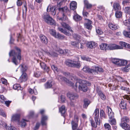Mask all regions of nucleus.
Returning a JSON list of instances; mask_svg holds the SVG:
<instances>
[{
    "instance_id": "nucleus-1",
    "label": "nucleus",
    "mask_w": 130,
    "mask_h": 130,
    "mask_svg": "<svg viewBox=\"0 0 130 130\" xmlns=\"http://www.w3.org/2000/svg\"><path fill=\"white\" fill-rule=\"evenodd\" d=\"M64 75L68 77L69 78V79L72 81L71 86L74 88L76 90L78 85V88L79 91L83 92H86L87 90V87L86 82L84 81L77 82V78L75 75L73 74H70L68 72H64Z\"/></svg>"
},
{
    "instance_id": "nucleus-2",
    "label": "nucleus",
    "mask_w": 130,
    "mask_h": 130,
    "mask_svg": "<svg viewBox=\"0 0 130 130\" xmlns=\"http://www.w3.org/2000/svg\"><path fill=\"white\" fill-rule=\"evenodd\" d=\"M15 50H12L9 53L10 56H13L12 62L15 65H18L21 59V50L18 47L15 48Z\"/></svg>"
},
{
    "instance_id": "nucleus-3",
    "label": "nucleus",
    "mask_w": 130,
    "mask_h": 130,
    "mask_svg": "<svg viewBox=\"0 0 130 130\" xmlns=\"http://www.w3.org/2000/svg\"><path fill=\"white\" fill-rule=\"evenodd\" d=\"M20 115L19 114L13 115L11 117V121L17 122L22 127H24L26 125V122L29 121L28 120L23 119L20 122H19Z\"/></svg>"
},
{
    "instance_id": "nucleus-4",
    "label": "nucleus",
    "mask_w": 130,
    "mask_h": 130,
    "mask_svg": "<svg viewBox=\"0 0 130 130\" xmlns=\"http://www.w3.org/2000/svg\"><path fill=\"white\" fill-rule=\"evenodd\" d=\"M42 18L43 21L48 24L55 25L56 24L55 21L47 13H43Z\"/></svg>"
},
{
    "instance_id": "nucleus-5",
    "label": "nucleus",
    "mask_w": 130,
    "mask_h": 130,
    "mask_svg": "<svg viewBox=\"0 0 130 130\" xmlns=\"http://www.w3.org/2000/svg\"><path fill=\"white\" fill-rule=\"evenodd\" d=\"M65 63L69 67L74 68H79L81 66L79 61H76L74 60H67L65 61Z\"/></svg>"
},
{
    "instance_id": "nucleus-6",
    "label": "nucleus",
    "mask_w": 130,
    "mask_h": 130,
    "mask_svg": "<svg viewBox=\"0 0 130 130\" xmlns=\"http://www.w3.org/2000/svg\"><path fill=\"white\" fill-rule=\"evenodd\" d=\"M112 61L113 63L119 67L125 66L127 63V61L126 60L116 58L112 59Z\"/></svg>"
},
{
    "instance_id": "nucleus-7",
    "label": "nucleus",
    "mask_w": 130,
    "mask_h": 130,
    "mask_svg": "<svg viewBox=\"0 0 130 130\" xmlns=\"http://www.w3.org/2000/svg\"><path fill=\"white\" fill-rule=\"evenodd\" d=\"M95 120L96 124L99 125L100 124V121L98 119L99 118V110L98 108H96L94 111L93 115Z\"/></svg>"
},
{
    "instance_id": "nucleus-8",
    "label": "nucleus",
    "mask_w": 130,
    "mask_h": 130,
    "mask_svg": "<svg viewBox=\"0 0 130 130\" xmlns=\"http://www.w3.org/2000/svg\"><path fill=\"white\" fill-rule=\"evenodd\" d=\"M57 78L58 80L60 81H64L67 83V84L69 86H71L72 81H70L68 79L66 78L63 77L61 75H58L57 76Z\"/></svg>"
},
{
    "instance_id": "nucleus-9",
    "label": "nucleus",
    "mask_w": 130,
    "mask_h": 130,
    "mask_svg": "<svg viewBox=\"0 0 130 130\" xmlns=\"http://www.w3.org/2000/svg\"><path fill=\"white\" fill-rule=\"evenodd\" d=\"M108 50H113L116 49H122L123 48L122 46L116 44H108Z\"/></svg>"
},
{
    "instance_id": "nucleus-10",
    "label": "nucleus",
    "mask_w": 130,
    "mask_h": 130,
    "mask_svg": "<svg viewBox=\"0 0 130 130\" xmlns=\"http://www.w3.org/2000/svg\"><path fill=\"white\" fill-rule=\"evenodd\" d=\"M70 44L72 46L76 48L82 49L83 48V46L77 42L71 41L70 42Z\"/></svg>"
},
{
    "instance_id": "nucleus-11",
    "label": "nucleus",
    "mask_w": 130,
    "mask_h": 130,
    "mask_svg": "<svg viewBox=\"0 0 130 130\" xmlns=\"http://www.w3.org/2000/svg\"><path fill=\"white\" fill-rule=\"evenodd\" d=\"M86 46L89 48H95L97 45V44L94 41H90L87 42Z\"/></svg>"
},
{
    "instance_id": "nucleus-12",
    "label": "nucleus",
    "mask_w": 130,
    "mask_h": 130,
    "mask_svg": "<svg viewBox=\"0 0 130 130\" xmlns=\"http://www.w3.org/2000/svg\"><path fill=\"white\" fill-rule=\"evenodd\" d=\"M39 38L41 42L45 44H47L48 43V39L44 35L41 34L39 35Z\"/></svg>"
},
{
    "instance_id": "nucleus-13",
    "label": "nucleus",
    "mask_w": 130,
    "mask_h": 130,
    "mask_svg": "<svg viewBox=\"0 0 130 130\" xmlns=\"http://www.w3.org/2000/svg\"><path fill=\"white\" fill-rule=\"evenodd\" d=\"M87 20V21L84 24L85 27L88 29L91 30L92 27V22L89 20L88 19Z\"/></svg>"
},
{
    "instance_id": "nucleus-14",
    "label": "nucleus",
    "mask_w": 130,
    "mask_h": 130,
    "mask_svg": "<svg viewBox=\"0 0 130 130\" xmlns=\"http://www.w3.org/2000/svg\"><path fill=\"white\" fill-rule=\"evenodd\" d=\"M108 26L110 29L113 30L118 29L119 28V26L118 25L111 22L109 23Z\"/></svg>"
},
{
    "instance_id": "nucleus-15",
    "label": "nucleus",
    "mask_w": 130,
    "mask_h": 130,
    "mask_svg": "<svg viewBox=\"0 0 130 130\" xmlns=\"http://www.w3.org/2000/svg\"><path fill=\"white\" fill-rule=\"evenodd\" d=\"M27 77L26 74L25 73H23L21 75L19 80L20 82L22 83L25 82L27 80Z\"/></svg>"
},
{
    "instance_id": "nucleus-16",
    "label": "nucleus",
    "mask_w": 130,
    "mask_h": 130,
    "mask_svg": "<svg viewBox=\"0 0 130 130\" xmlns=\"http://www.w3.org/2000/svg\"><path fill=\"white\" fill-rule=\"evenodd\" d=\"M43 52L45 54L50 57H57L58 55L57 53L54 52H50L47 50H45Z\"/></svg>"
},
{
    "instance_id": "nucleus-17",
    "label": "nucleus",
    "mask_w": 130,
    "mask_h": 130,
    "mask_svg": "<svg viewBox=\"0 0 130 130\" xmlns=\"http://www.w3.org/2000/svg\"><path fill=\"white\" fill-rule=\"evenodd\" d=\"M67 96L70 98L71 101L75 99L76 98H77L78 97V95L77 94H74L70 93H68L67 94Z\"/></svg>"
},
{
    "instance_id": "nucleus-18",
    "label": "nucleus",
    "mask_w": 130,
    "mask_h": 130,
    "mask_svg": "<svg viewBox=\"0 0 130 130\" xmlns=\"http://www.w3.org/2000/svg\"><path fill=\"white\" fill-rule=\"evenodd\" d=\"M83 70L85 72L90 73L92 74L95 72L94 70L89 69L87 66H84L83 69Z\"/></svg>"
},
{
    "instance_id": "nucleus-19",
    "label": "nucleus",
    "mask_w": 130,
    "mask_h": 130,
    "mask_svg": "<svg viewBox=\"0 0 130 130\" xmlns=\"http://www.w3.org/2000/svg\"><path fill=\"white\" fill-rule=\"evenodd\" d=\"M40 64L42 69H43L47 73L48 72L49 70V67H47L44 63L41 62L40 63Z\"/></svg>"
},
{
    "instance_id": "nucleus-20",
    "label": "nucleus",
    "mask_w": 130,
    "mask_h": 130,
    "mask_svg": "<svg viewBox=\"0 0 130 130\" xmlns=\"http://www.w3.org/2000/svg\"><path fill=\"white\" fill-rule=\"evenodd\" d=\"M114 10L116 11H118L120 10L121 6L120 4L118 3L115 2L113 5Z\"/></svg>"
},
{
    "instance_id": "nucleus-21",
    "label": "nucleus",
    "mask_w": 130,
    "mask_h": 130,
    "mask_svg": "<svg viewBox=\"0 0 130 130\" xmlns=\"http://www.w3.org/2000/svg\"><path fill=\"white\" fill-rule=\"evenodd\" d=\"M107 109H108V115L109 118V119H111L112 118H114V113L112 111V110L111 108L107 107Z\"/></svg>"
},
{
    "instance_id": "nucleus-22",
    "label": "nucleus",
    "mask_w": 130,
    "mask_h": 130,
    "mask_svg": "<svg viewBox=\"0 0 130 130\" xmlns=\"http://www.w3.org/2000/svg\"><path fill=\"white\" fill-rule=\"evenodd\" d=\"M70 9L74 10L77 8V3L75 1H72L70 4Z\"/></svg>"
},
{
    "instance_id": "nucleus-23",
    "label": "nucleus",
    "mask_w": 130,
    "mask_h": 130,
    "mask_svg": "<svg viewBox=\"0 0 130 130\" xmlns=\"http://www.w3.org/2000/svg\"><path fill=\"white\" fill-rule=\"evenodd\" d=\"M108 44L106 43H102L100 45V48L103 50H108Z\"/></svg>"
},
{
    "instance_id": "nucleus-24",
    "label": "nucleus",
    "mask_w": 130,
    "mask_h": 130,
    "mask_svg": "<svg viewBox=\"0 0 130 130\" xmlns=\"http://www.w3.org/2000/svg\"><path fill=\"white\" fill-rule=\"evenodd\" d=\"M58 28L59 31L61 32L66 35L69 36L71 35V34L69 32H68L67 30L64 29L60 27H58Z\"/></svg>"
},
{
    "instance_id": "nucleus-25",
    "label": "nucleus",
    "mask_w": 130,
    "mask_h": 130,
    "mask_svg": "<svg viewBox=\"0 0 130 130\" xmlns=\"http://www.w3.org/2000/svg\"><path fill=\"white\" fill-rule=\"evenodd\" d=\"M120 125L123 129L126 130L129 127V125L126 123H121Z\"/></svg>"
},
{
    "instance_id": "nucleus-26",
    "label": "nucleus",
    "mask_w": 130,
    "mask_h": 130,
    "mask_svg": "<svg viewBox=\"0 0 130 130\" xmlns=\"http://www.w3.org/2000/svg\"><path fill=\"white\" fill-rule=\"evenodd\" d=\"M47 119V117L44 115H42L41 120V123L42 125H45L46 124V121Z\"/></svg>"
},
{
    "instance_id": "nucleus-27",
    "label": "nucleus",
    "mask_w": 130,
    "mask_h": 130,
    "mask_svg": "<svg viewBox=\"0 0 130 130\" xmlns=\"http://www.w3.org/2000/svg\"><path fill=\"white\" fill-rule=\"evenodd\" d=\"M97 92L98 95L102 99L105 100L106 99V97L103 93L100 90L97 89Z\"/></svg>"
},
{
    "instance_id": "nucleus-28",
    "label": "nucleus",
    "mask_w": 130,
    "mask_h": 130,
    "mask_svg": "<svg viewBox=\"0 0 130 130\" xmlns=\"http://www.w3.org/2000/svg\"><path fill=\"white\" fill-rule=\"evenodd\" d=\"M19 67L21 68V71L23 73H25L27 69V67L24 64L21 65L19 66Z\"/></svg>"
},
{
    "instance_id": "nucleus-29",
    "label": "nucleus",
    "mask_w": 130,
    "mask_h": 130,
    "mask_svg": "<svg viewBox=\"0 0 130 130\" xmlns=\"http://www.w3.org/2000/svg\"><path fill=\"white\" fill-rule=\"evenodd\" d=\"M129 121V118L126 116H124L122 117L121 119V123H128Z\"/></svg>"
},
{
    "instance_id": "nucleus-30",
    "label": "nucleus",
    "mask_w": 130,
    "mask_h": 130,
    "mask_svg": "<svg viewBox=\"0 0 130 130\" xmlns=\"http://www.w3.org/2000/svg\"><path fill=\"white\" fill-rule=\"evenodd\" d=\"M84 2L85 6L87 9H89L92 7V4L89 3L87 1L85 0L84 1Z\"/></svg>"
},
{
    "instance_id": "nucleus-31",
    "label": "nucleus",
    "mask_w": 130,
    "mask_h": 130,
    "mask_svg": "<svg viewBox=\"0 0 130 130\" xmlns=\"http://www.w3.org/2000/svg\"><path fill=\"white\" fill-rule=\"evenodd\" d=\"M126 102L122 101L120 104V106L121 109H126Z\"/></svg>"
},
{
    "instance_id": "nucleus-32",
    "label": "nucleus",
    "mask_w": 130,
    "mask_h": 130,
    "mask_svg": "<svg viewBox=\"0 0 130 130\" xmlns=\"http://www.w3.org/2000/svg\"><path fill=\"white\" fill-rule=\"evenodd\" d=\"M58 9L59 11H61L64 13L67 12L68 11V9L67 6H64L63 7L61 8H59Z\"/></svg>"
},
{
    "instance_id": "nucleus-33",
    "label": "nucleus",
    "mask_w": 130,
    "mask_h": 130,
    "mask_svg": "<svg viewBox=\"0 0 130 130\" xmlns=\"http://www.w3.org/2000/svg\"><path fill=\"white\" fill-rule=\"evenodd\" d=\"M13 88L15 90H22L23 88H22L19 84H16L14 85L13 86Z\"/></svg>"
},
{
    "instance_id": "nucleus-34",
    "label": "nucleus",
    "mask_w": 130,
    "mask_h": 130,
    "mask_svg": "<svg viewBox=\"0 0 130 130\" xmlns=\"http://www.w3.org/2000/svg\"><path fill=\"white\" fill-rule=\"evenodd\" d=\"M84 107L87 108L88 105L90 103V102L89 100L86 99L84 100Z\"/></svg>"
},
{
    "instance_id": "nucleus-35",
    "label": "nucleus",
    "mask_w": 130,
    "mask_h": 130,
    "mask_svg": "<svg viewBox=\"0 0 130 130\" xmlns=\"http://www.w3.org/2000/svg\"><path fill=\"white\" fill-rule=\"evenodd\" d=\"M59 111L62 115H63L66 112L65 107L64 105H62L59 108Z\"/></svg>"
},
{
    "instance_id": "nucleus-36",
    "label": "nucleus",
    "mask_w": 130,
    "mask_h": 130,
    "mask_svg": "<svg viewBox=\"0 0 130 130\" xmlns=\"http://www.w3.org/2000/svg\"><path fill=\"white\" fill-rule=\"evenodd\" d=\"M73 18L76 21H80L82 19L81 17L77 14L73 16Z\"/></svg>"
},
{
    "instance_id": "nucleus-37",
    "label": "nucleus",
    "mask_w": 130,
    "mask_h": 130,
    "mask_svg": "<svg viewBox=\"0 0 130 130\" xmlns=\"http://www.w3.org/2000/svg\"><path fill=\"white\" fill-rule=\"evenodd\" d=\"M71 123L72 129L73 130H75L77 127L78 123H74L73 121L71 122Z\"/></svg>"
},
{
    "instance_id": "nucleus-38",
    "label": "nucleus",
    "mask_w": 130,
    "mask_h": 130,
    "mask_svg": "<svg viewBox=\"0 0 130 130\" xmlns=\"http://www.w3.org/2000/svg\"><path fill=\"white\" fill-rule=\"evenodd\" d=\"M79 121V118L78 116L76 115H75L74 116V118L72 120L71 122L73 121L74 123H78Z\"/></svg>"
},
{
    "instance_id": "nucleus-39",
    "label": "nucleus",
    "mask_w": 130,
    "mask_h": 130,
    "mask_svg": "<svg viewBox=\"0 0 130 130\" xmlns=\"http://www.w3.org/2000/svg\"><path fill=\"white\" fill-rule=\"evenodd\" d=\"M109 122L111 125H115L116 124V120L114 118L110 119Z\"/></svg>"
},
{
    "instance_id": "nucleus-40",
    "label": "nucleus",
    "mask_w": 130,
    "mask_h": 130,
    "mask_svg": "<svg viewBox=\"0 0 130 130\" xmlns=\"http://www.w3.org/2000/svg\"><path fill=\"white\" fill-rule=\"evenodd\" d=\"M123 34L125 37L130 38V32L124 30L123 31Z\"/></svg>"
},
{
    "instance_id": "nucleus-41",
    "label": "nucleus",
    "mask_w": 130,
    "mask_h": 130,
    "mask_svg": "<svg viewBox=\"0 0 130 130\" xmlns=\"http://www.w3.org/2000/svg\"><path fill=\"white\" fill-rule=\"evenodd\" d=\"M115 14L117 18H120L122 15V12L120 11H116Z\"/></svg>"
},
{
    "instance_id": "nucleus-42",
    "label": "nucleus",
    "mask_w": 130,
    "mask_h": 130,
    "mask_svg": "<svg viewBox=\"0 0 130 130\" xmlns=\"http://www.w3.org/2000/svg\"><path fill=\"white\" fill-rule=\"evenodd\" d=\"M94 70L95 71V72H94L93 73V74H95L96 73H97V72H96L97 71L100 72H103V69L101 68L98 67H95V70Z\"/></svg>"
},
{
    "instance_id": "nucleus-43",
    "label": "nucleus",
    "mask_w": 130,
    "mask_h": 130,
    "mask_svg": "<svg viewBox=\"0 0 130 130\" xmlns=\"http://www.w3.org/2000/svg\"><path fill=\"white\" fill-rule=\"evenodd\" d=\"M51 82H48L44 85L45 88H51L52 86Z\"/></svg>"
},
{
    "instance_id": "nucleus-44",
    "label": "nucleus",
    "mask_w": 130,
    "mask_h": 130,
    "mask_svg": "<svg viewBox=\"0 0 130 130\" xmlns=\"http://www.w3.org/2000/svg\"><path fill=\"white\" fill-rule=\"evenodd\" d=\"M96 33L98 34L101 35L103 34L102 30L100 27H96Z\"/></svg>"
},
{
    "instance_id": "nucleus-45",
    "label": "nucleus",
    "mask_w": 130,
    "mask_h": 130,
    "mask_svg": "<svg viewBox=\"0 0 130 130\" xmlns=\"http://www.w3.org/2000/svg\"><path fill=\"white\" fill-rule=\"evenodd\" d=\"M55 37L59 39H63L64 38V36L58 33L57 34H56Z\"/></svg>"
},
{
    "instance_id": "nucleus-46",
    "label": "nucleus",
    "mask_w": 130,
    "mask_h": 130,
    "mask_svg": "<svg viewBox=\"0 0 130 130\" xmlns=\"http://www.w3.org/2000/svg\"><path fill=\"white\" fill-rule=\"evenodd\" d=\"M123 71L125 72H128L130 70V65L129 64H128L127 66H126L125 67L123 68Z\"/></svg>"
},
{
    "instance_id": "nucleus-47",
    "label": "nucleus",
    "mask_w": 130,
    "mask_h": 130,
    "mask_svg": "<svg viewBox=\"0 0 130 130\" xmlns=\"http://www.w3.org/2000/svg\"><path fill=\"white\" fill-rule=\"evenodd\" d=\"M50 11H51V13L53 15H55L56 14L55 9V7H52L50 8Z\"/></svg>"
},
{
    "instance_id": "nucleus-48",
    "label": "nucleus",
    "mask_w": 130,
    "mask_h": 130,
    "mask_svg": "<svg viewBox=\"0 0 130 130\" xmlns=\"http://www.w3.org/2000/svg\"><path fill=\"white\" fill-rule=\"evenodd\" d=\"M49 32L54 37L56 34V32L55 30L51 29L49 30Z\"/></svg>"
},
{
    "instance_id": "nucleus-49",
    "label": "nucleus",
    "mask_w": 130,
    "mask_h": 130,
    "mask_svg": "<svg viewBox=\"0 0 130 130\" xmlns=\"http://www.w3.org/2000/svg\"><path fill=\"white\" fill-rule=\"evenodd\" d=\"M0 125H2L3 127H4L5 128L7 129L8 126L7 124L3 121L0 120Z\"/></svg>"
},
{
    "instance_id": "nucleus-50",
    "label": "nucleus",
    "mask_w": 130,
    "mask_h": 130,
    "mask_svg": "<svg viewBox=\"0 0 130 130\" xmlns=\"http://www.w3.org/2000/svg\"><path fill=\"white\" fill-rule=\"evenodd\" d=\"M51 67L52 69L55 72H58L59 71V70L55 65H52L51 66Z\"/></svg>"
},
{
    "instance_id": "nucleus-51",
    "label": "nucleus",
    "mask_w": 130,
    "mask_h": 130,
    "mask_svg": "<svg viewBox=\"0 0 130 130\" xmlns=\"http://www.w3.org/2000/svg\"><path fill=\"white\" fill-rule=\"evenodd\" d=\"M67 0H59L57 2V6L59 7L61 6L62 4V3L64 2H65Z\"/></svg>"
},
{
    "instance_id": "nucleus-52",
    "label": "nucleus",
    "mask_w": 130,
    "mask_h": 130,
    "mask_svg": "<svg viewBox=\"0 0 130 130\" xmlns=\"http://www.w3.org/2000/svg\"><path fill=\"white\" fill-rule=\"evenodd\" d=\"M0 115L4 117H6V114L3 110L1 109H0Z\"/></svg>"
},
{
    "instance_id": "nucleus-53",
    "label": "nucleus",
    "mask_w": 130,
    "mask_h": 130,
    "mask_svg": "<svg viewBox=\"0 0 130 130\" xmlns=\"http://www.w3.org/2000/svg\"><path fill=\"white\" fill-rule=\"evenodd\" d=\"M5 100V98L4 95L0 94V102L3 103Z\"/></svg>"
},
{
    "instance_id": "nucleus-54",
    "label": "nucleus",
    "mask_w": 130,
    "mask_h": 130,
    "mask_svg": "<svg viewBox=\"0 0 130 130\" xmlns=\"http://www.w3.org/2000/svg\"><path fill=\"white\" fill-rule=\"evenodd\" d=\"M81 58L82 60H85L87 61H90V59L89 57H86L85 56H81Z\"/></svg>"
},
{
    "instance_id": "nucleus-55",
    "label": "nucleus",
    "mask_w": 130,
    "mask_h": 130,
    "mask_svg": "<svg viewBox=\"0 0 130 130\" xmlns=\"http://www.w3.org/2000/svg\"><path fill=\"white\" fill-rule=\"evenodd\" d=\"M130 7H125V11L126 13L129 14L130 12Z\"/></svg>"
},
{
    "instance_id": "nucleus-56",
    "label": "nucleus",
    "mask_w": 130,
    "mask_h": 130,
    "mask_svg": "<svg viewBox=\"0 0 130 130\" xmlns=\"http://www.w3.org/2000/svg\"><path fill=\"white\" fill-rule=\"evenodd\" d=\"M100 117L101 118H104L105 117V113L103 110H101L100 111Z\"/></svg>"
},
{
    "instance_id": "nucleus-57",
    "label": "nucleus",
    "mask_w": 130,
    "mask_h": 130,
    "mask_svg": "<svg viewBox=\"0 0 130 130\" xmlns=\"http://www.w3.org/2000/svg\"><path fill=\"white\" fill-rule=\"evenodd\" d=\"M61 24V26L64 28L67 29L68 28V27L69 26V25L64 22H62Z\"/></svg>"
},
{
    "instance_id": "nucleus-58",
    "label": "nucleus",
    "mask_w": 130,
    "mask_h": 130,
    "mask_svg": "<svg viewBox=\"0 0 130 130\" xmlns=\"http://www.w3.org/2000/svg\"><path fill=\"white\" fill-rule=\"evenodd\" d=\"M118 78L120 82H124L125 83H127V81L125 79H123L121 77H118Z\"/></svg>"
},
{
    "instance_id": "nucleus-59",
    "label": "nucleus",
    "mask_w": 130,
    "mask_h": 130,
    "mask_svg": "<svg viewBox=\"0 0 130 130\" xmlns=\"http://www.w3.org/2000/svg\"><path fill=\"white\" fill-rule=\"evenodd\" d=\"M90 122L91 123V126L94 127H96L97 126L96 125H98L96 124V125L95 124L94 122V121H93L92 120H90Z\"/></svg>"
},
{
    "instance_id": "nucleus-60",
    "label": "nucleus",
    "mask_w": 130,
    "mask_h": 130,
    "mask_svg": "<svg viewBox=\"0 0 130 130\" xmlns=\"http://www.w3.org/2000/svg\"><path fill=\"white\" fill-rule=\"evenodd\" d=\"M124 98L127 99L130 104V95H125L124 96Z\"/></svg>"
},
{
    "instance_id": "nucleus-61",
    "label": "nucleus",
    "mask_w": 130,
    "mask_h": 130,
    "mask_svg": "<svg viewBox=\"0 0 130 130\" xmlns=\"http://www.w3.org/2000/svg\"><path fill=\"white\" fill-rule=\"evenodd\" d=\"M104 126L105 128L107 129L108 130H109L110 128V126L108 124H105L104 125Z\"/></svg>"
},
{
    "instance_id": "nucleus-62",
    "label": "nucleus",
    "mask_w": 130,
    "mask_h": 130,
    "mask_svg": "<svg viewBox=\"0 0 130 130\" xmlns=\"http://www.w3.org/2000/svg\"><path fill=\"white\" fill-rule=\"evenodd\" d=\"M121 45L120 46H122V47L123 46L126 47V43L123 42H120L119 43Z\"/></svg>"
},
{
    "instance_id": "nucleus-63",
    "label": "nucleus",
    "mask_w": 130,
    "mask_h": 130,
    "mask_svg": "<svg viewBox=\"0 0 130 130\" xmlns=\"http://www.w3.org/2000/svg\"><path fill=\"white\" fill-rule=\"evenodd\" d=\"M34 113L33 111H30L29 113L28 116V118H30L32 117L34 115Z\"/></svg>"
},
{
    "instance_id": "nucleus-64",
    "label": "nucleus",
    "mask_w": 130,
    "mask_h": 130,
    "mask_svg": "<svg viewBox=\"0 0 130 130\" xmlns=\"http://www.w3.org/2000/svg\"><path fill=\"white\" fill-rule=\"evenodd\" d=\"M41 75V73L39 71H37L34 74V75L35 77H39Z\"/></svg>"
}]
</instances>
